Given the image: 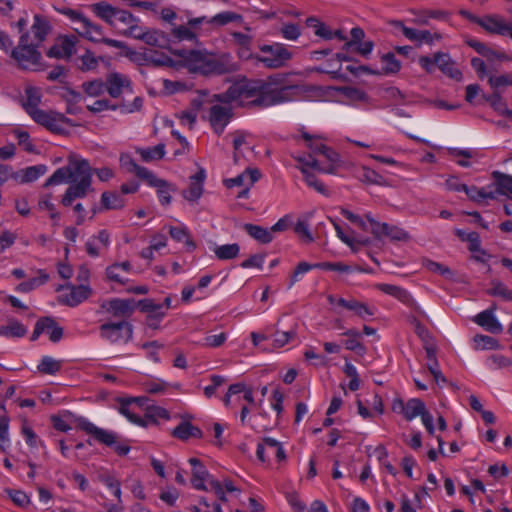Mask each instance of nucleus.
I'll return each instance as SVG.
<instances>
[{
  "instance_id": "obj_1",
  "label": "nucleus",
  "mask_w": 512,
  "mask_h": 512,
  "mask_svg": "<svg viewBox=\"0 0 512 512\" xmlns=\"http://www.w3.org/2000/svg\"><path fill=\"white\" fill-rule=\"evenodd\" d=\"M304 92L301 85L290 81L287 75L278 74L265 82H242L229 87L225 99H238L241 103L269 107L296 100Z\"/></svg>"
},
{
  "instance_id": "obj_2",
  "label": "nucleus",
  "mask_w": 512,
  "mask_h": 512,
  "mask_svg": "<svg viewBox=\"0 0 512 512\" xmlns=\"http://www.w3.org/2000/svg\"><path fill=\"white\" fill-rule=\"evenodd\" d=\"M301 138L305 141L306 146L314 153L323 155L328 163L322 164L312 154L298 155L295 156V160L298 162V169L304 176V180L309 187L315 189L322 195H329V191L313 173L311 170L324 173V174H335L337 167L339 166L340 156L333 149L326 146L324 138L321 135L311 134L307 131H301Z\"/></svg>"
},
{
  "instance_id": "obj_3",
  "label": "nucleus",
  "mask_w": 512,
  "mask_h": 512,
  "mask_svg": "<svg viewBox=\"0 0 512 512\" xmlns=\"http://www.w3.org/2000/svg\"><path fill=\"white\" fill-rule=\"evenodd\" d=\"M192 467V486L197 490L211 491L220 502H227L228 495L238 497L241 490L228 478L222 480L212 477L206 467L197 458H190Z\"/></svg>"
},
{
  "instance_id": "obj_4",
  "label": "nucleus",
  "mask_w": 512,
  "mask_h": 512,
  "mask_svg": "<svg viewBox=\"0 0 512 512\" xmlns=\"http://www.w3.org/2000/svg\"><path fill=\"white\" fill-rule=\"evenodd\" d=\"M67 169L69 174L70 186L62 197V204L70 206L77 198H84L91 190L92 169L86 159L78 156L68 158Z\"/></svg>"
},
{
  "instance_id": "obj_5",
  "label": "nucleus",
  "mask_w": 512,
  "mask_h": 512,
  "mask_svg": "<svg viewBox=\"0 0 512 512\" xmlns=\"http://www.w3.org/2000/svg\"><path fill=\"white\" fill-rule=\"evenodd\" d=\"M59 12L71 23L73 30L80 36L94 43H104L116 49H126L124 42L105 37L103 28L93 23L84 13L71 8H63Z\"/></svg>"
},
{
  "instance_id": "obj_6",
  "label": "nucleus",
  "mask_w": 512,
  "mask_h": 512,
  "mask_svg": "<svg viewBox=\"0 0 512 512\" xmlns=\"http://www.w3.org/2000/svg\"><path fill=\"white\" fill-rule=\"evenodd\" d=\"M184 60L190 70L202 74H224L231 71L229 56H216L202 50H190L185 53Z\"/></svg>"
},
{
  "instance_id": "obj_7",
  "label": "nucleus",
  "mask_w": 512,
  "mask_h": 512,
  "mask_svg": "<svg viewBox=\"0 0 512 512\" xmlns=\"http://www.w3.org/2000/svg\"><path fill=\"white\" fill-rule=\"evenodd\" d=\"M29 40L28 32L21 34L18 44L12 48L9 55L20 69L37 71L41 68L42 55L38 50L39 46Z\"/></svg>"
},
{
  "instance_id": "obj_8",
  "label": "nucleus",
  "mask_w": 512,
  "mask_h": 512,
  "mask_svg": "<svg viewBox=\"0 0 512 512\" xmlns=\"http://www.w3.org/2000/svg\"><path fill=\"white\" fill-rule=\"evenodd\" d=\"M228 92L229 89L225 93L213 95V101L216 103H213L208 111L207 119L211 128L217 135H220L224 132L226 126L232 119V103H236L240 106L250 105L249 103H241L238 99H225L224 96L228 94Z\"/></svg>"
},
{
  "instance_id": "obj_9",
  "label": "nucleus",
  "mask_w": 512,
  "mask_h": 512,
  "mask_svg": "<svg viewBox=\"0 0 512 512\" xmlns=\"http://www.w3.org/2000/svg\"><path fill=\"white\" fill-rule=\"evenodd\" d=\"M254 58L264 67L279 69L285 67L293 58V52L289 47L280 42L263 44L259 46V53Z\"/></svg>"
},
{
  "instance_id": "obj_10",
  "label": "nucleus",
  "mask_w": 512,
  "mask_h": 512,
  "mask_svg": "<svg viewBox=\"0 0 512 512\" xmlns=\"http://www.w3.org/2000/svg\"><path fill=\"white\" fill-rule=\"evenodd\" d=\"M79 427L85 431L87 434L92 435L97 441H99L102 444H105L110 447H114V450L119 455H126L130 451V447L124 444H119L116 442V434L99 428L96 425H94L92 422L88 421L87 419L81 417L78 420Z\"/></svg>"
},
{
  "instance_id": "obj_11",
  "label": "nucleus",
  "mask_w": 512,
  "mask_h": 512,
  "mask_svg": "<svg viewBox=\"0 0 512 512\" xmlns=\"http://www.w3.org/2000/svg\"><path fill=\"white\" fill-rule=\"evenodd\" d=\"M99 330L100 337L111 344L127 343L133 335L132 325L126 321L104 323Z\"/></svg>"
},
{
  "instance_id": "obj_12",
  "label": "nucleus",
  "mask_w": 512,
  "mask_h": 512,
  "mask_svg": "<svg viewBox=\"0 0 512 512\" xmlns=\"http://www.w3.org/2000/svg\"><path fill=\"white\" fill-rule=\"evenodd\" d=\"M365 219L370 225V232L376 239L388 238L392 241H402L408 239V234L402 228L385 222H379L371 213L365 214Z\"/></svg>"
},
{
  "instance_id": "obj_13",
  "label": "nucleus",
  "mask_w": 512,
  "mask_h": 512,
  "mask_svg": "<svg viewBox=\"0 0 512 512\" xmlns=\"http://www.w3.org/2000/svg\"><path fill=\"white\" fill-rule=\"evenodd\" d=\"M234 147V162L240 163L242 159L249 161L254 157V139L245 131H236L232 134Z\"/></svg>"
},
{
  "instance_id": "obj_14",
  "label": "nucleus",
  "mask_w": 512,
  "mask_h": 512,
  "mask_svg": "<svg viewBox=\"0 0 512 512\" xmlns=\"http://www.w3.org/2000/svg\"><path fill=\"white\" fill-rule=\"evenodd\" d=\"M37 124L42 125L55 133H62L66 125L70 124V119L61 113L54 111L41 110L31 117Z\"/></svg>"
},
{
  "instance_id": "obj_15",
  "label": "nucleus",
  "mask_w": 512,
  "mask_h": 512,
  "mask_svg": "<svg viewBox=\"0 0 512 512\" xmlns=\"http://www.w3.org/2000/svg\"><path fill=\"white\" fill-rule=\"evenodd\" d=\"M256 455L259 460L265 462L275 457L278 462L286 459V453L282 444L271 437H265L257 445Z\"/></svg>"
},
{
  "instance_id": "obj_16",
  "label": "nucleus",
  "mask_w": 512,
  "mask_h": 512,
  "mask_svg": "<svg viewBox=\"0 0 512 512\" xmlns=\"http://www.w3.org/2000/svg\"><path fill=\"white\" fill-rule=\"evenodd\" d=\"M390 25L395 29L402 32V34L412 42L418 45L432 44L435 40L440 39V35L437 33H431L428 30H418L414 28L406 27L401 21H391Z\"/></svg>"
},
{
  "instance_id": "obj_17",
  "label": "nucleus",
  "mask_w": 512,
  "mask_h": 512,
  "mask_svg": "<svg viewBox=\"0 0 512 512\" xmlns=\"http://www.w3.org/2000/svg\"><path fill=\"white\" fill-rule=\"evenodd\" d=\"M242 401L250 405L255 404L253 391L243 383H236L229 386L223 399L224 405L230 407L235 404H241Z\"/></svg>"
},
{
  "instance_id": "obj_18",
  "label": "nucleus",
  "mask_w": 512,
  "mask_h": 512,
  "mask_svg": "<svg viewBox=\"0 0 512 512\" xmlns=\"http://www.w3.org/2000/svg\"><path fill=\"white\" fill-rule=\"evenodd\" d=\"M479 26L488 33L510 37L512 21L508 22L500 15H486L479 20Z\"/></svg>"
},
{
  "instance_id": "obj_19",
  "label": "nucleus",
  "mask_w": 512,
  "mask_h": 512,
  "mask_svg": "<svg viewBox=\"0 0 512 512\" xmlns=\"http://www.w3.org/2000/svg\"><path fill=\"white\" fill-rule=\"evenodd\" d=\"M60 288H65L67 290V292L62 296V302L70 307H75L81 304L83 301L87 300L92 293V289L88 284H67Z\"/></svg>"
},
{
  "instance_id": "obj_20",
  "label": "nucleus",
  "mask_w": 512,
  "mask_h": 512,
  "mask_svg": "<svg viewBox=\"0 0 512 512\" xmlns=\"http://www.w3.org/2000/svg\"><path fill=\"white\" fill-rule=\"evenodd\" d=\"M148 401L146 397H135L120 400L119 412L125 416L131 423L139 426H147V422L135 413L133 405L142 408Z\"/></svg>"
},
{
  "instance_id": "obj_21",
  "label": "nucleus",
  "mask_w": 512,
  "mask_h": 512,
  "mask_svg": "<svg viewBox=\"0 0 512 512\" xmlns=\"http://www.w3.org/2000/svg\"><path fill=\"white\" fill-rule=\"evenodd\" d=\"M106 91L112 98L120 97L125 91L131 92V81L128 76L113 72L106 78Z\"/></svg>"
},
{
  "instance_id": "obj_22",
  "label": "nucleus",
  "mask_w": 512,
  "mask_h": 512,
  "mask_svg": "<svg viewBox=\"0 0 512 512\" xmlns=\"http://www.w3.org/2000/svg\"><path fill=\"white\" fill-rule=\"evenodd\" d=\"M496 310L495 306H492L489 309H486L477 315H475L472 320L477 325L481 326L486 331L493 333V334H499L503 331V326L497 319V317L494 314V311Z\"/></svg>"
},
{
  "instance_id": "obj_23",
  "label": "nucleus",
  "mask_w": 512,
  "mask_h": 512,
  "mask_svg": "<svg viewBox=\"0 0 512 512\" xmlns=\"http://www.w3.org/2000/svg\"><path fill=\"white\" fill-rule=\"evenodd\" d=\"M33 20L30 31H27L30 34L29 42L40 46L49 34L51 26L47 18L42 15H34Z\"/></svg>"
},
{
  "instance_id": "obj_24",
  "label": "nucleus",
  "mask_w": 512,
  "mask_h": 512,
  "mask_svg": "<svg viewBox=\"0 0 512 512\" xmlns=\"http://www.w3.org/2000/svg\"><path fill=\"white\" fill-rule=\"evenodd\" d=\"M76 43L77 39L74 36L60 38L59 41L48 50L47 55L55 58H69L76 51Z\"/></svg>"
},
{
  "instance_id": "obj_25",
  "label": "nucleus",
  "mask_w": 512,
  "mask_h": 512,
  "mask_svg": "<svg viewBox=\"0 0 512 512\" xmlns=\"http://www.w3.org/2000/svg\"><path fill=\"white\" fill-rule=\"evenodd\" d=\"M261 177V173L257 168L246 167L245 170L236 177L226 179L224 184L228 188L234 186L252 187Z\"/></svg>"
},
{
  "instance_id": "obj_26",
  "label": "nucleus",
  "mask_w": 512,
  "mask_h": 512,
  "mask_svg": "<svg viewBox=\"0 0 512 512\" xmlns=\"http://www.w3.org/2000/svg\"><path fill=\"white\" fill-rule=\"evenodd\" d=\"M110 245V235L106 230H101L97 235L90 237L86 244V252L91 257H98L103 250H106Z\"/></svg>"
},
{
  "instance_id": "obj_27",
  "label": "nucleus",
  "mask_w": 512,
  "mask_h": 512,
  "mask_svg": "<svg viewBox=\"0 0 512 512\" xmlns=\"http://www.w3.org/2000/svg\"><path fill=\"white\" fill-rule=\"evenodd\" d=\"M436 64L443 74L454 79L460 80L462 73L458 69L456 63L452 60L449 54L443 52L436 53Z\"/></svg>"
},
{
  "instance_id": "obj_28",
  "label": "nucleus",
  "mask_w": 512,
  "mask_h": 512,
  "mask_svg": "<svg viewBox=\"0 0 512 512\" xmlns=\"http://www.w3.org/2000/svg\"><path fill=\"white\" fill-rule=\"evenodd\" d=\"M206 178V173L203 169L199 170L194 175L190 176V184L188 189L184 192V197L190 202H196L203 194V184Z\"/></svg>"
},
{
  "instance_id": "obj_29",
  "label": "nucleus",
  "mask_w": 512,
  "mask_h": 512,
  "mask_svg": "<svg viewBox=\"0 0 512 512\" xmlns=\"http://www.w3.org/2000/svg\"><path fill=\"white\" fill-rule=\"evenodd\" d=\"M42 94L40 89L36 87H27L24 91L23 108L30 117H33L36 112H40L39 104L41 102Z\"/></svg>"
},
{
  "instance_id": "obj_30",
  "label": "nucleus",
  "mask_w": 512,
  "mask_h": 512,
  "mask_svg": "<svg viewBox=\"0 0 512 512\" xmlns=\"http://www.w3.org/2000/svg\"><path fill=\"white\" fill-rule=\"evenodd\" d=\"M375 288L387 295L396 298L397 300L403 302L406 305L412 306L415 304V301L409 294V292L400 286L387 283H378L375 285Z\"/></svg>"
},
{
  "instance_id": "obj_31",
  "label": "nucleus",
  "mask_w": 512,
  "mask_h": 512,
  "mask_svg": "<svg viewBox=\"0 0 512 512\" xmlns=\"http://www.w3.org/2000/svg\"><path fill=\"white\" fill-rule=\"evenodd\" d=\"M172 436L182 440L187 441L191 438H201L203 433L202 431L197 427L194 426L189 421L183 419L172 431Z\"/></svg>"
},
{
  "instance_id": "obj_32",
  "label": "nucleus",
  "mask_w": 512,
  "mask_h": 512,
  "mask_svg": "<svg viewBox=\"0 0 512 512\" xmlns=\"http://www.w3.org/2000/svg\"><path fill=\"white\" fill-rule=\"evenodd\" d=\"M90 8L97 17L110 25H115V16L119 10L118 7H115L105 1H101L92 4Z\"/></svg>"
},
{
  "instance_id": "obj_33",
  "label": "nucleus",
  "mask_w": 512,
  "mask_h": 512,
  "mask_svg": "<svg viewBox=\"0 0 512 512\" xmlns=\"http://www.w3.org/2000/svg\"><path fill=\"white\" fill-rule=\"evenodd\" d=\"M492 178L499 195L512 199V176L499 171H493Z\"/></svg>"
},
{
  "instance_id": "obj_34",
  "label": "nucleus",
  "mask_w": 512,
  "mask_h": 512,
  "mask_svg": "<svg viewBox=\"0 0 512 512\" xmlns=\"http://www.w3.org/2000/svg\"><path fill=\"white\" fill-rule=\"evenodd\" d=\"M187 25L189 26L191 32H193L195 35L196 42L198 41L199 37L207 35L212 31L209 17L207 16L189 18Z\"/></svg>"
},
{
  "instance_id": "obj_35",
  "label": "nucleus",
  "mask_w": 512,
  "mask_h": 512,
  "mask_svg": "<svg viewBox=\"0 0 512 512\" xmlns=\"http://www.w3.org/2000/svg\"><path fill=\"white\" fill-rule=\"evenodd\" d=\"M136 153L144 162L160 160L165 156V145L160 143L153 147H137Z\"/></svg>"
},
{
  "instance_id": "obj_36",
  "label": "nucleus",
  "mask_w": 512,
  "mask_h": 512,
  "mask_svg": "<svg viewBox=\"0 0 512 512\" xmlns=\"http://www.w3.org/2000/svg\"><path fill=\"white\" fill-rule=\"evenodd\" d=\"M170 236L177 242H183L189 251L196 248L194 241L191 239L189 230L184 224L169 227Z\"/></svg>"
},
{
  "instance_id": "obj_37",
  "label": "nucleus",
  "mask_w": 512,
  "mask_h": 512,
  "mask_svg": "<svg viewBox=\"0 0 512 512\" xmlns=\"http://www.w3.org/2000/svg\"><path fill=\"white\" fill-rule=\"evenodd\" d=\"M101 205L105 210H118L125 206V200L117 192L106 191L101 195Z\"/></svg>"
},
{
  "instance_id": "obj_38",
  "label": "nucleus",
  "mask_w": 512,
  "mask_h": 512,
  "mask_svg": "<svg viewBox=\"0 0 512 512\" xmlns=\"http://www.w3.org/2000/svg\"><path fill=\"white\" fill-rule=\"evenodd\" d=\"M63 366V360L55 359L51 356H43L37 365V370L46 375H56Z\"/></svg>"
},
{
  "instance_id": "obj_39",
  "label": "nucleus",
  "mask_w": 512,
  "mask_h": 512,
  "mask_svg": "<svg viewBox=\"0 0 512 512\" xmlns=\"http://www.w3.org/2000/svg\"><path fill=\"white\" fill-rule=\"evenodd\" d=\"M27 334V328L17 320H10L7 325L0 327V336L6 338H21Z\"/></svg>"
},
{
  "instance_id": "obj_40",
  "label": "nucleus",
  "mask_w": 512,
  "mask_h": 512,
  "mask_svg": "<svg viewBox=\"0 0 512 512\" xmlns=\"http://www.w3.org/2000/svg\"><path fill=\"white\" fill-rule=\"evenodd\" d=\"M244 228L249 236L262 244L270 243L273 240L271 229L254 224H246Z\"/></svg>"
},
{
  "instance_id": "obj_41",
  "label": "nucleus",
  "mask_w": 512,
  "mask_h": 512,
  "mask_svg": "<svg viewBox=\"0 0 512 512\" xmlns=\"http://www.w3.org/2000/svg\"><path fill=\"white\" fill-rule=\"evenodd\" d=\"M9 422L4 404L0 403V448L4 451L10 444Z\"/></svg>"
},
{
  "instance_id": "obj_42",
  "label": "nucleus",
  "mask_w": 512,
  "mask_h": 512,
  "mask_svg": "<svg viewBox=\"0 0 512 512\" xmlns=\"http://www.w3.org/2000/svg\"><path fill=\"white\" fill-rule=\"evenodd\" d=\"M142 41L150 46L159 48H166L169 45V39L167 36L157 30H146Z\"/></svg>"
},
{
  "instance_id": "obj_43",
  "label": "nucleus",
  "mask_w": 512,
  "mask_h": 512,
  "mask_svg": "<svg viewBox=\"0 0 512 512\" xmlns=\"http://www.w3.org/2000/svg\"><path fill=\"white\" fill-rule=\"evenodd\" d=\"M145 410V421L147 424L149 422H156L158 419H169V413L168 411L158 405L149 404V400L147 403L142 407Z\"/></svg>"
},
{
  "instance_id": "obj_44",
  "label": "nucleus",
  "mask_w": 512,
  "mask_h": 512,
  "mask_svg": "<svg viewBox=\"0 0 512 512\" xmlns=\"http://www.w3.org/2000/svg\"><path fill=\"white\" fill-rule=\"evenodd\" d=\"M48 280L49 275L46 272L40 270L39 275L37 277H33L27 281L18 284L16 287V291L21 293H28L34 290L35 288L45 284Z\"/></svg>"
},
{
  "instance_id": "obj_45",
  "label": "nucleus",
  "mask_w": 512,
  "mask_h": 512,
  "mask_svg": "<svg viewBox=\"0 0 512 512\" xmlns=\"http://www.w3.org/2000/svg\"><path fill=\"white\" fill-rule=\"evenodd\" d=\"M343 335L347 336L348 339L344 342V347L347 350L354 351L357 353L363 354L365 352V347L363 344L359 341V338L361 337L358 330L352 328L348 329L345 332H343Z\"/></svg>"
},
{
  "instance_id": "obj_46",
  "label": "nucleus",
  "mask_w": 512,
  "mask_h": 512,
  "mask_svg": "<svg viewBox=\"0 0 512 512\" xmlns=\"http://www.w3.org/2000/svg\"><path fill=\"white\" fill-rule=\"evenodd\" d=\"M107 310L115 316H126L133 311V305L129 300L112 299L108 303Z\"/></svg>"
},
{
  "instance_id": "obj_47",
  "label": "nucleus",
  "mask_w": 512,
  "mask_h": 512,
  "mask_svg": "<svg viewBox=\"0 0 512 512\" xmlns=\"http://www.w3.org/2000/svg\"><path fill=\"white\" fill-rule=\"evenodd\" d=\"M213 252L219 260H231L240 253V246L237 243L215 246Z\"/></svg>"
},
{
  "instance_id": "obj_48",
  "label": "nucleus",
  "mask_w": 512,
  "mask_h": 512,
  "mask_svg": "<svg viewBox=\"0 0 512 512\" xmlns=\"http://www.w3.org/2000/svg\"><path fill=\"white\" fill-rule=\"evenodd\" d=\"M426 409L425 404L418 398H412L405 404L404 418L407 421H411L414 418L420 416Z\"/></svg>"
},
{
  "instance_id": "obj_49",
  "label": "nucleus",
  "mask_w": 512,
  "mask_h": 512,
  "mask_svg": "<svg viewBox=\"0 0 512 512\" xmlns=\"http://www.w3.org/2000/svg\"><path fill=\"white\" fill-rule=\"evenodd\" d=\"M348 310L352 311L357 317H359L362 320H368L372 318L375 314V311L372 307L354 298H351V304Z\"/></svg>"
},
{
  "instance_id": "obj_50",
  "label": "nucleus",
  "mask_w": 512,
  "mask_h": 512,
  "mask_svg": "<svg viewBox=\"0 0 512 512\" xmlns=\"http://www.w3.org/2000/svg\"><path fill=\"white\" fill-rule=\"evenodd\" d=\"M242 17L241 15L231 12V11H224L221 13L216 14L213 17H209L210 25L212 29L216 26H223L231 22H237L241 21Z\"/></svg>"
},
{
  "instance_id": "obj_51",
  "label": "nucleus",
  "mask_w": 512,
  "mask_h": 512,
  "mask_svg": "<svg viewBox=\"0 0 512 512\" xmlns=\"http://www.w3.org/2000/svg\"><path fill=\"white\" fill-rule=\"evenodd\" d=\"M142 310L147 312L149 318L155 319L156 321H161V319L165 316V311L163 310V305L155 303L153 300L146 299L141 302Z\"/></svg>"
},
{
  "instance_id": "obj_52",
  "label": "nucleus",
  "mask_w": 512,
  "mask_h": 512,
  "mask_svg": "<svg viewBox=\"0 0 512 512\" xmlns=\"http://www.w3.org/2000/svg\"><path fill=\"white\" fill-rule=\"evenodd\" d=\"M42 322L44 323V333L49 335V339L52 342H58L63 336V329L55 322L51 317H43Z\"/></svg>"
},
{
  "instance_id": "obj_53",
  "label": "nucleus",
  "mask_w": 512,
  "mask_h": 512,
  "mask_svg": "<svg viewBox=\"0 0 512 512\" xmlns=\"http://www.w3.org/2000/svg\"><path fill=\"white\" fill-rule=\"evenodd\" d=\"M357 177L360 181L367 184L382 185L384 183V178L379 173L368 167H362L358 171Z\"/></svg>"
},
{
  "instance_id": "obj_54",
  "label": "nucleus",
  "mask_w": 512,
  "mask_h": 512,
  "mask_svg": "<svg viewBox=\"0 0 512 512\" xmlns=\"http://www.w3.org/2000/svg\"><path fill=\"white\" fill-rule=\"evenodd\" d=\"M192 512H223L218 501H208L206 497H201L197 504L190 507Z\"/></svg>"
},
{
  "instance_id": "obj_55",
  "label": "nucleus",
  "mask_w": 512,
  "mask_h": 512,
  "mask_svg": "<svg viewBox=\"0 0 512 512\" xmlns=\"http://www.w3.org/2000/svg\"><path fill=\"white\" fill-rule=\"evenodd\" d=\"M312 269H317L316 263L315 264H309L307 262H300L295 267L293 273L291 274L288 288H292L297 282H299L303 276L311 271Z\"/></svg>"
},
{
  "instance_id": "obj_56",
  "label": "nucleus",
  "mask_w": 512,
  "mask_h": 512,
  "mask_svg": "<svg viewBox=\"0 0 512 512\" xmlns=\"http://www.w3.org/2000/svg\"><path fill=\"white\" fill-rule=\"evenodd\" d=\"M84 92L90 97H98L106 91V83L100 79L84 82L82 84Z\"/></svg>"
},
{
  "instance_id": "obj_57",
  "label": "nucleus",
  "mask_w": 512,
  "mask_h": 512,
  "mask_svg": "<svg viewBox=\"0 0 512 512\" xmlns=\"http://www.w3.org/2000/svg\"><path fill=\"white\" fill-rule=\"evenodd\" d=\"M279 31L281 36L288 41H296L302 33L300 26L291 22L282 23Z\"/></svg>"
},
{
  "instance_id": "obj_58",
  "label": "nucleus",
  "mask_w": 512,
  "mask_h": 512,
  "mask_svg": "<svg viewBox=\"0 0 512 512\" xmlns=\"http://www.w3.org/2000/svg\"><path fill=\"white\" fill-rule=\"evenodd\" d=\"M457 234L461 237L462 240L467 241L469 244V250L471 252H479L482 255L485 254V251L481 249V241L479 234L476 232L464 233L460 230L457 231Z\"/></svg>"
},
{
  "instance_id": "obj_59",
  "label": "nucleus",
  "mask_w": 512,
  "mask_h": 512,
  "mask_svg": "<svg viewBox=\"0 0 512 512\" xmlns=\"http://www.w3.org/2000/svg\"><path fill=\"white\" fill-rule=\"evenodd\" d=\"M382 69L386 74L397 73L401 64L393 53H386L381 57Z\"/></svg>"
},
{
  "instance_id": "obj_60",
  "label": "nucleus",
  "mask_w": 512,
  "mask_h": 512,
  "mask_svg": "<svg viewBox=\"0 0 512 512\" xmlns=\"http://www.w3.org/2000/svg\"><path fill=\"white\" fill-rule=\"evenodd\" d=\"M171 34L177 41H189L196 43L195 35L193 34V32H191L187 23L185 25L173 27L171 30Z\"/></svg>"
},
{
  "instance_id": "obj_61",
  "label": "nucleus",
  "mask_w": 512,
  "mask_h": 512,
  "mask_svg": "<svg viewBox=\"0 0 512 512\" xmlns=\"http://www.w3.org/2000/svg\"><path fill=\"white\" fill-rule=\"evenodd\" d=\"M67 165L61 168H58L54 171V173L46 180L45 186L51 185H59L62 183H70L69 174H68Z\"/></svg>"
},
{
  "instance_id": "obj_62",
  "label": "nucleus",
  "mask_w": 512,
  "mask_h": 512,
  "mask_svg": "<svg viewBox=\"0 0 512 512\" xmlns=\"http://www.w3.org/2000/svg\"><path fill=\"white\" fill-rule=\"evenodd\" d=\"M119 161L121 167L129 173H133L138 176L140 172H144L143 166L138 165L131 155L127 153H122Z\"/></svg>"
},
{
  "instance_id": "obj_63",
  "label": "nucleus",
  "mask_w": 512,
  "mask_h": 512,
  "mask_svg": "<svg viewBox=\"0 0 512 512\" xmlns=\"http://www.w3.org/2000/svg\"><path fill=\"white\" fill-rule=\"evenodd\" d=\"M232 37L235 42L241 46V50L239 51V56L242 58H249V50L248 47L251 44V37L247 34L241 32L232 33Z\"/></svg>"
},
{
  "instance_id": "obj_64",
  "label": "nucleus",
  "mask_w": 512,
  "mask_h": 512,
  "mask_svg": "<svg viewBox=\"0 0 512 512\" xmlns=\"http://www.w3.org/2000/svg\"><path fill=\"white\" fill-rule=\"evenodd\" d=\"M488 293L492 296L501 297L504 300L512 301V290L501 282H493Z\"/></svg>"
}]
</instances>
